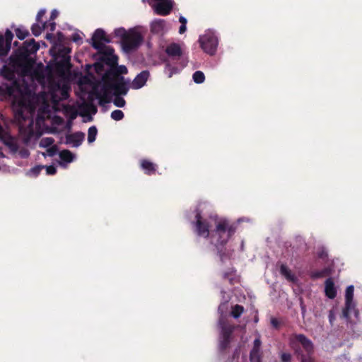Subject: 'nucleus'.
<instances>
[{
	"label": "nucleus",
	"mask_w": 362,
	"mask_h": 362,
	"mask_svg": "<svg viewBox=\"0 0 362 362\" xmlns=\"http://www.w3.org/2000/svg\"><path fill=\"white\" fill-rule=\"evenodd\" d=\"M115 95L116 96L113 100L114 105L118 107H123L126 104L125 100L119 95Z\"/></svg>",
	"instance_id": "obj_38"
},
{
	"label": "nucleus",
	"mask_w": 362,
	"mask_h": 362,
	"mask_svg": "<svg viewBox=\"0 0 362 362\" xmlns=\"http://www.w3.org/2000/svg\"><path fill=\"white\" fill-rule=\"evenodd\" d=\"M302 308V311H303V312L305 311V307H304V306H302V308Z\"/></svg>",
	"instance_id": "obj_58"
},
{
	"label": "nucleus",
	"mask_w": 362,
	"mask_h": 362,
	"mask_svg": "<svg viewBox=\"0 0 362 362\" xmlns=\"http://www.w3.org/2000/svg\"><path fill=\"white\" fill-rule=\"evenodd\" d=\"M261 345L262 341L260 338H256L253 343V347L250 353V362H262Z\"/></svg>",
	"instance_id": "obj_14"
},
{
	"label": "nucleus",
	"mask_w": 362,
	"mask_h": 362,
	"mask_svg": "<svg viewBox=\"0 0 362 362\" xmlns=\"http://www.w3.org/2000/svg\"><path fill=\"white\" fill-rule=\"evenodd\" d=\"M20 153H21V157H23V158H26L29 155V153H28V151L27 150L21 151L20 152Z\"/></svg>",
	"instance_id": "obj_51"
},
{
	"label": "nucleus",
	"mask_w": 362,
	"mask_h": 362,
	"mask_svg": "<svg viewBox=\"0 0 362 362\" xmlns=\"http://www.w3.org/2000/svg\"><path fill=\"white\" fill-rule=\"evenodd\" d=\"M154 6L155 12L158 15L167 16L173 9V4L171 0H160Z\"/></svg>",
	"instance_id": "obj_12"
},
{
	"label": "nucleus",
	"mask_w": 362,
	"mask_h": 362,
	"mask_svg": "<svg viewBox=\"0 0 362 362\" xmlns=\"http://www.w3.org/2000/svg\"><path fill=\"white\" fill-rule=\"evenodd\" d=\"M165 21L163 19H156L151 24V32L153 34H161L164 31Z\"/></svg>",
	"instance_id": "obj_21"
},
{
	"label": "nucleus",
	"mask_w": 362,
	"mask_h": 362,
	"mask_svg": "<svg viewBox=\"0 0 362 362\" xmlns=\"http://www.w3.org/2000/svg\"><path fill=\"white\" fill-rule=\"evenodd\" d=\"M325 296L329 299H334L337 296V289L332 278H328L325 282Z\"/></svg>",
	"instance_id": "obj_18"
},
{
	"label": "nucleus",
	"mask_w": 362,
	"mask_h": 362,
	"mask_svg": "<svg viewBox=\"0 0 362 362\" xmlns=\"http://www.w3.org/2000/svg\"><path fill=\"white\" fill-rule=\"evenodd\" d=\"M233 327L230 325H223L221 327V339L220 341V349L226 350L230 343V337L233 332Z\"/></svg>",
	"instance_id": "obj_11"
},
{
	"label": "nucleus",
	"mask_w": 362,
	"mask_h": 362,
	"mask_svg": "<svg viewBox=\"0 0 362 362\" xmlns=\"http://www.w3.org/2000/svg\"><path fill=\"white\" fill-rule=\"evenodd\" d=\"M70 57L66 54L62 56V59L57 62V67L58 69H69L71 67Z\"/></svg>",
	"instance_id": "obj_25"
},
{
	"label": "nucleus",
	"mask_w": 362,
	"mask_h": 362,
	"mask_svg": "<svg viewBox=\"0 0 362 362\" xmlns=\"http://www.w3.org/2000/svg\"><path fill=\"white\" fill-rule=\"evenodd\" d=\"M52 37V34H51V33H47V34L46 35V38H47V40L51 39Z\"/></svg>",
	"instance_id": "obj_55"
},
{
	"label": "nucleus",
	"mask_w": 362,
	"mask_h": 362,
	"mask_svg": "<svg viewBox=\"0 0 362 362\" xmlns=\"http://www.w3.org/2000/svg\"><path fill=\"white\" fill-rule=\"evenodd\" d=\"M113 52L114 49L112 48H108L105 52L102 54L100 61L111 67L116 66L118 57Z\"/></svg>",
	"instance_id": "obj_16"
},
{
	"label": "nucleus",
	"mask_w": 362,
	"mask_h": 362,
	"mask_svg": "<svg viewBox=\"0 0 362 362\" xmlns=\"http://www.w3.org/2000/svg\"><path fill=\"white\" fill-rule=\"evenodd\" d=\"M187 30L186 25H181L179 28V33L183 34Z\"/></svg>",
	"instance_id": "obj_50"
},
{
	"label": "nucleus",
	"mask_w": 362,
	"mask_h": 362,
	"mask_svg": "<svg viewBox=\"0 0 362 362\" xmlns=\"http://www.w3.org/2000/svg\"><path fill=\"white\" fill-rule=\"evenodd\" d=\"M328 317H329V320L330 323H332L333 320H334V315L332 310L329 312Z\"/></svg>",
	"instance_id": "obj_52"
},
{
	"label": "nucleus",
	"mask_w": 362,
	"mask_h": 362,
	"mask_svg": "<svg viewBox=\"0 0 362 362\" xmlns=\"http://www.w3.org/2000/svg\"><path fill=\"white\" fill-rule=\"evenodd\" d=\"M237 226L230 223L226 218H221L216 221L215 228L211 231L209 238L211 243L215 246L218 253L223 259V250L229 239L235 233Z\"/></svg>",
	"instance_id": "obj_2"
},
{
	"label": "nucleus",
	"mask_w": 362,
	"mask_h": 362,
	"mask_svg": "<svg viewBox=\"0 0 362 362\" xmlns=\"http://www.w3.org/2000/svg\"><path fill=\"white\" fill-rule=\"evenodd\" d=\"M72 40L75 42H82V38L77 33L73 35Z\"/></svg>",
	"instance_id": "obj_47"
},
{
	"label": "nucleus",
	"mask_w": 362,
	"mask_h": 362,
	"mask_svg": "<svg viewBox=\"0 0 362 362\" xmlns=\"http://www.w3.org/2000/svg\"><path fill=\"white\" fill-rule=\"evenodd\" d=\"M192 224L194 227V232L198 236L204 238H209L211 231L209 221L203 218L199 210L196 211L195 221H193Z\"/></svg>",
	"instance_id": "obj_7"
},
{
	"label": "nucleus",
	"mask_w": 362,
	"mask_h": 362,
	"mask_svg": "<svg viewBox=\"0 0 362 362\" xmlns=\"http://www.w3.org/2000/svg\"><path fill=\"white\" fill-rule=\"evenodd\" d=\"M1 75L6 79L16 82V74L13 70L6 66H4L1 69Z\"/></svg>",
	"instance_id": "obj_24"
},
{
	"label": "nucleus",
	"mask_w": 362,
	"mask_h": 362,
	"mask_svg": "<svg viewBox=\"0 0 362 362\" xmlns=\"http://www.w3.org/2000/svg\"><path fill=\"white\" fill-rule=\"evenodd\" d=\"M244 312V307L243 305L236 304L232 307L231 315L235 318H239Z\"/></svg>",
	"instance_id": "obj_29"
},
{
	"label": "nucleus",
	"mask_w": 362,
	"mask_h": 362,
	"mask_svg": "<svg viewBox=\"0 0 362 362\" xmlns=\"http://www.w3.org/2000/svg\"><path fill=\"white\" fill-rule=\"evenodd\" d=\"M332 270L329 267H325L322 270L311 271L309 274L310 277L315 280L325 276H328L331 274Z\"/></svg>",
	"instance_id": "obj_22"
},
{
	"label": "nucleus",
	"mask_w": 362,
	"mask_h": 362,
	"mask_svg": "<svg viewBox=\"0 0 362 362\" xmlns=\"http://www.w3.org/2000/svg\"><path fill=\"white\" fill-rule=\"evenodd\" d=\"M0 157L1 158H4L5 157V155L3 152H0Z\"/></svg>",
	"instance_id": "obj_56"
},
{
	"label": "nucleus",
	"mask_w": 362,
	"mask_h": 362,
	"mask_svg": "<svg viewBox=\"0 0 362 362\" xmlns=\"http://www.w3.org/2000/svg\"><path fill=\"white\" fill-rule=\"evenodd\" d=\"M17 45H18V42H14V45H16V46Z\"/></svg>",
	"instance_id": "obj_59"
},
{
	"label": "nucleus",
	"mask_w": 362,
	"mask_h": 362,
	"mask_svg": "<svg viewBox=\"0 0 362 362\" xmlns=\"http://www.w3.org/2000/svg\"><path fill=\"white\" fill-rule=\"evenodd\" d=\"M15 33L16 37L21 40H24L30 35L28 30L24 28L23 27H19L15 29Z\"/></svg>",
	"instance_id": "obj_28"
},
{
	"label": "nucleus",
	"mask_w": 362,
	"mask_h": 362,
	"mask_svg": "<svg viewBox=\"0 0 362 362\" xmlns=\"http://www.w3.org/2000/svg\"><path fill=\"white\" fill-rule=\"evenodd\" d=\"M199 42L204 52L209 55H214L216 53L218 41L213 33L209 32L200 36Z\"/></svg>",
	"instance_id": "obj_6"
},
{
	"label": "nucleus",
	"mask_w": 362,
	"mask_h": 362,
	"mask_svg": "<svg viewBox=\"0 0 362 362\" xmlns=\"http://www.w3.org/2000/svg\"><path fill=\"white\" fill-rule=\"evenodd\" d=\"M57 146L52 145L51 146L49 147L47 151L49 156H53L57 153Z\"/></svg>",
	"instance_id": "obj_43"
},
{
	"label": "nucleus",
	"mask_w": 362,
	"mask_h": 362,
	"mask_svg": "<svg viewBox=\"0 0 362 362\" xmlns=\"http://www.w3.org/2000/svg\"><path fill=\"white\" fill-rule=\"evenodd\" d=\"M280 358L281 362H291L292 356L289 353L283 352Z\"/></svg>",
	"instance_id": "obj_40"
},
{
	"label": "nucleus",
	"mask_w": 362,
	"mask_h": 362,
	"mask_svg": "<svg viewBox=\"0 0 362 362\" xmlns=\"http://www.w3.org/2000/svg\"><path fill=\"white\" fill-rule=\"evenodd\" d=\"M46 173L47 175H53L57 173V168L54 165H49L46 167Z\"/></svg>",
	"instance_id": "obj_42"
},
{
	"label": "nucleus",
	"mask_w": 362,
	"mask_h": 362,
	"mask_svg": "<svg viewBox=\"0 0 362 362\" xmlns=\"http://www.w3.org/2000/svg\"><path fill=\"white\" fill-rule=\"evenodd\" d=\"M294 341L298 342L302 346V347H293L294 353L300 362L301 358L300 356L301 354L305 359H307L306 361L313 358L314 345L310 339L303 334H296L293 335V342Z\"/></svg>",
	"instance_id": "obj_4"
},
{
	"label": "nucleus",
	"mask_w": 362,
	"mask_h": 362,
	"mask_svg": "<svg viewBox=\"0 0 362 362\" xmlns=\"http://www.w3.org/2000/svg\"><path fill=\"white\" fill-rule=\"evenodd\" d=\"M0 140L6 146L12 153H16L19 149V146L16 139L8 134H4V130L0 124Z\"/></svg>",
	"instance_id": "obj_9"
},
{
	"label": "nucleus",
	"mask_w": 362,
	"mask_h": 362,
	"mask_svg": "<svg viewBox=\"0 0 362 362\" xmlns=\"http://www.w3.org/2000/svg\"><path fill=\"white\" fill-rule=\"evenodd\" d=\"M149 76L150 74L148 71H142L134 78L131 83V88L133 89H139L142 88L146 84Z\"/></svg>",
	"instance_id": "obj_15"
},
{
	"label": "nucleus",
	"mask_w": 362,
	"mask_h": 362,
	"mask_svg": "<svg viewBox=\"0 0 362 362\" xmlns=\"http://www.w3.org/2000/svg\"><path fill=\"white\" fill-rule=\"evenodd\" d=\"M45 167L43 165H36L33 168H32L29 172L27 173V175L30 176V177H37L38 176V175L40 173L41 170L44 168Z\"/></svg>",
	"instance_id": "obj_34"
},
{
	"label": "nucleus",
	"mask_w": 362,
	"mask_h": 362,
	"mask_svg": "<svg viewBox=\"0 0 362 362\" xmlns=\"http://www.w3.org/2000/svg\"><path fill=\"white\" fill-rule=\"evenodd\" d=\"M47 25V22L42 23V25H40L39 23H34L31 27V31L35 37L39 36L42 33V31L46 28Z\"/></svg>",
	"instance_id": "obj_26"
},
{
	"label": "nucleus",
	"mask_w": 362,
	"mask_h": 362,
	"mask_svg": "<svg viewBox=\"0 0 362 362\" xmlns=\"http://www.w3.org/2000/svg\"><path fill=\"white\" fill-rule=\"evenodd\" d=\"M40 48L39 44L30 39L23 43V45L16 49L14 57L11 59L13 64L19 69L23 76H28L32 74L35 60L30 55L35 54Z\"/></svg>",
	"instance_id": "obj_1"
},
{
	"label": "nucleus",
	"mask_w": 362,
	"mask_h": 362,
	"mask_svg": "<svg viewBox=\"0 0 362 362\" xmlns=\"http://www.w3.org/2000/svg\"><path fill=\"white\" fill-rule=\"evenodd\" d=\"M11 46L4 40V35H0V58L7 56Z\"/></svg>",
	"instance_id": "obj_23"
},
{
	"label": "nucleus",
	"mask_w": 362,
	"mask_h": 362,
	"mask_svg": "<svg viewBox=\"0 0 362 362\" xmlns=\"http://www.w3.org/2000/svg\"><path fill=\"white\" fill-rule=\"evenodd\" d=\"M165 53L170 57L177 58L182 56V51L179 44L173 42L166 47Z\"/></svg>",
	"instance_id": "obj_19"
},
{
	"label": "nucleus",
	"mask_w": 362,
	"mask_h": 362,
	"mask_svg": "<svg viewBox=\"0 0 362 362\" xmlns=\"http://www.w3.org/2000/svg\"><path fill=\"white\" fill-rule=\"evenodd\" d=\"M140 166L144 173L148 175H154L158 168L156 164L147 159H142L140 162Z\"/></svg>",
	"instance_id": "obj_17"
},
{
	"label": "nucleus",
	"mask_w": 362,
	"mask_h": 362,
	"mask_svg": "<svg viewBox=\"0 0 362 362\" xmlns=\"http://www.w3.org/2000/svg\"><path fill=\"white\" fill-rule=\"evenodd\" d=\"M4 37L5 42H6L8 45L11 46V42L13 38V33L9 30H6Z\"/></svg>",
	"instance_id": "obj_39"
},
{
	"label": "nucleus",
	"mask_w": 362,
	"mask_h": 362,
	"mask_svg": "<svg viewBox=\"0 0 362 362\" xmlns=\"http://www.w3.org/2000/svg\"><path fill=\"white\" fill-rule=\"evenodd\" d=\"M15 119L20 123L26 120V117L24 115V111L22 108H18L14 112Z\"/></svg>",
	"instance_id": "obj_33"
},
{
	"label": "nucleus",
	"mask_w": 362,
	"mask_h": 362,
	"mask_svg": "<svg viewBox=\"0 0 362 362\" xmlns=\"http://www.w3.org/2000/svg\"><path fill=\"white\" fill-rule=\"evenodd\" d=\"M257 321H258V317H256L255 318V322H257Z\"/></svg>",
	"instance_id": "obj_57"
},
{
	"label": "nucleus",
	"mask_w": 362,
	"mask_h": 362,
	"mask_svg": "<svg viewBox=\"0 0 362 362\" xmlns=\"http://www.w3.org/2000/svg\"><path fill=\"white\" fill-rule=\"evenodd\" d=\"M109 87L115 90V94L117 95H125L129 90L127 83L124 81V78L117 75L115 78V82L110 83Z\"/></svg>",
	"instance_id": "obj_10"
},
{
	"label": "nucleus",
	"mask_w": 362,
	"mask_h": 362,
	"mask_svg": "<svg viewBox=\"0 0 362 362\" xmlns=\"http://www.w3.org/2000/svg\"><path fill=\"white\" fill-rule=\"evenodd\" d=\"M20 132L21 134H24L23 138V143L28 144L30 142L32 137L33 136L34 133L33 129H29L28 131H27L25 129L23 130L22 129H21Z\"/></svg>",
	"instance_id": "obj_31"
},
{
	"label": "nucleus",
	"mask_w": 362,
	"mask_h": 362,
	"mask_svg": "<svg viewBox=\"0 0 362 362\" xmlns=\"http://www.w3.org/2000/svg\"><path fill=\"white\" fill-rule=\"evenodd\" d=\"M49 28V30L51 32H53L55 30V28H56V23L54 22H53V21L49 22V23L47 22V25L46 26V28Z\"/></svg>",
	"instance_id": "obj_48"
},
{
	"label": "nucleus",
	"mask_w": 362,
	"mask_h": 362,
	"mask_svg": "<svg viewBox=\"0 0 362 362\" xmlns=\"http://www.w3.org/2000/svg\"><path fill=\"white\" fill-rule=\"evenodd\" d=\"M114 34L120 39L122 48L127 54L136 50L144 41V36L136 28L127 30L119 28L115 30Z\"/></svg>",
	"instance_id": "obj_3"
},
{
	"label": "nucleus",
	"mask_w": 362,
	"mask_h": 362,
	"mask_svg": "<svg viewBox=\"0 0 362 362\" xmlns=\"http://www.w3.org/2000/svg\"><path fill=\"white\" fill-rule=\"evenodd\" d=\"M54 142V140L52 137H45L40 141V146L42 148H47L51 146Z\"/></svg>",
	"instance_id": "obj_35"
},
{
	"label": "nucleus",
	"mask_w": 362,
	"mask_h": 362,
	"mask_svg": "<svg viewBox=\"0 0 362 362\" xmlns=\"http://www.w3.org/2000/svg\"><path fill=\"white\" fill-rule=\"evenodd\" d=\"M271 324L276 329H278L279 327V322L275 317H272V319H271Z\"/></svg>",
	"instance_id": "obj_46"
},
{
	"label": "nucleus",
	"mask_w": 362,
	"mask_h": 362,
	"mask_svg": "<svg viewBox=\"0 0 362 362\" xmlns=\"http://www.w3.org/2000/svg\"><path fill=\"white\" fill-rule=\"evenodd\" d=\"M232 274H233V272H225L223 274V279H226V280H228L230 281V284L233 283V278L231 277L232 276Z\"/></svg>",
	"instance_id": "obj_44"
},
{
	"label": "nucleus",
	"mask_w": 362,
	"mask_h": 362,
	"mask_svg": "<svg viewBox=\"0 0 362 362\" xmlns=\"http://www.w3.org/2000/svg\"><path fill=\"white\" fill-rule=\"evenodd\" d=\"M91 40L92 47L99 52H101L105 47L103 42L106 43H110L111 42L110 38L106 35L105 32L101 28L95 30Z\"/></svg>",
	"instance_id": "obj_8"
},
{
	"label": "nucleus",
	"mask_w": 362,
	"mask_h": 362,
	"mask_svg": "<svg viewBox=\"0 0 362 362\" xmlns=\"http://www.w3.org/2000/svg\"><path fill=\"white\" fill-rule=\"evenodd\" d=\"M124 117V112L120 110H115L111 112V118L115 121L122 120Z\"/></svg>",
	"instance_id": "obj_37"
},
{
	"label": "nucleus",
	"mask_w": 362,
	"mask_h": 362,
	"mask_svg": "<svg viewBox=\"0 0 362 362\" xmlns=\"http://www.w3.org/2000/svg\"><path fill=\"white\" fill-rule=\"evenodd\" d=\"M119 69H120L121 73H127V68L125 66H121L119 67Z\"/></svg>",
	"instance_id": "obj_54"
},
{
	"label": "nucleus",
	"mask_w": 362,
	"mask_h": 362,
	"mask_svg": "<svg viewBox=\"0 0 362 362\" xmlns=\"http://www.w3.org/2000/svg\"><path fill=\"white\" fill-rule=\"evenodd\" d=\"M98 134V129L95 126L89 127L88 131V143H93L95 141L96 136Z\"/></svg>",
	"instance_id": "obj_30"
},
{
	"label": "nucleus",
	"mask_w": 362,
	"mask_h": 362,
	"mask_svg": "<svg viewBox=\"0 0 362 362\" xmlns=\"http://www.w3.org/2000/svg\"><path fill=\"white\" fill-rule=\"evenodd\" d=\"M96 97L99 99L100 105L110 103V98L107 94L101 95L100 93H97Z\"/></svg>",
	"instance_id": "obj_36"
},
{
	"label": "nucleus",
	"mask_w": 362,
	"mask_h": 362,
	"mask_svg": "<svg viewBox=\"0 0 362 362\" xmlns=\"http://www.w3.org/2000/svg\"><path fill=\"white\" fill-rule=\"evenodd\" d=\"M317 257H318L320 259H327V257H328L327 252L326 251V250H325V249L322 248V249H320V250L317 252Z\"/></svg>",
	"instance_id": "obj_41"
},
{
	"label": "nucleus",
	"mask_w": 362,
	"mask_h": 362,
	"mask_svg": "<svg viewBox=\"0 0 362 362\" xmlns=\"http://www.w3.org/2000/svg\"><path fill=\"white\" fill-rule=\"evenodd\" d=\"M58 16V11L57 10H53L50 15V21H53Z\"/></svg>",
	"instance_id": "obj_49"
},
{
	"label": "nucleus",
	"mask_w": 362,
	"mask_h": 362,
	"mask_svg": "<svg viewBox=\"0 0 362 362\" xmlns=\"http://www.w3.org/2000/svg\"><path fill=\"white\" fill-rule=\"evenodd\" d=\"M66 144H71L74 147H78L81 145L85 139V134L82 132H77L66 135Z\"/></svg>",
	"instance_id": "obj_13"
},
{
	"label": "nucleus",
	"mask_w": 362,
	"mask_h": 362,
	"mask_svg": "<svg viewBox=\"0 0 362 362\" xmlns=\"http://www.w3.org/2000/svg\"><path fill=\"white\" fill-rule=\"evenodd\" d=\"M45 14V9L40 10L36 16V21L37 23H42V18L44 16Z\"/></svg>",
	"instance_id": "obj_45"
},
{
	"label": "nucleus",
	"mask_w": 362,
	"mask_h": 362,
	"mask_svg": "<svg viewBox=\"0 0 362 362\" xmlns=\"http://www.w3.org/2000/svg\"><path fill=\"white\" fill-rule=\"evenodd\" d=\"M59 158L66 163H71L73 161L74 156L69 150L65 149L60 151Z\"/></svg>",
	"instance_id": "obj_27"
},
{
	"label": "nucleus",
	"mask_w": 362,
	"mask_h": 362,
	"mask_svg": "<svg viewBox=\"0 0 362 362\" xmlns=\"http://www.w3.org/2000/svg\"><path fill=\"white\" fill-rule=\"evenodd\" d=\"M354 287L349 286L345 292V306L342 310V316L346 320L350 319V313L353 311L356 318L359 316V311L356 308V303L354 302Z\"/></svg>",
	"instance_id": "obj_5"
},
{
	"label": "nucleus",
	"mask_w": 362,
	"mask_h": 362,
	"mask_svg": "<svg viewBox=\"0 0 362 362\" xmlns=\"http://www.w3.org/2000/svg\"><path fill=\"white\" fill-rule=\"evenodd\" d=\"M279 272L281 276H283L287 281L296 283L298 281V278L291 271V269L284 264H281L280 266Z\"/></svg>",
	"instance_id": "obj_20"
},
{
	"label": "nucleus",
	"mask_w": 362,
	"mask_h": 362,
	"mask_svg": "<svg viewBox=\"0 0 362 362\" xmlns=\"http://www.w3.org/2000/svg\"><path fill=\"white\" fill-rule=\"evenodd\" d=\"M192 78L196 83H202L205 80L204 74L201 71H196L193 74Z\"/></svg>",
	"instance_id": "obj_32"
},
{
	"label": "nucleus",
	"mask_w": 362,
	"mask_h": 362,
	"mask_svg": "<svg viewBox=\"0 0 362 362\" xmlns=\"http://www.w3.org/2000/svg\"><path fill=\"white\" fill-rule=\"evenodd\" d=\"M180 22L181 23V25H186L187 24V19L183 17L180 16L179 18Z\"/></svg>",
	"instance_id": "obj_53"
}]
</instances>
